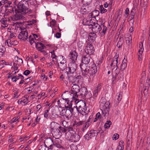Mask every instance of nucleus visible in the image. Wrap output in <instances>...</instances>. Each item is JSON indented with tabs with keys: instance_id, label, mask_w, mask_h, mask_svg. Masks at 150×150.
Segmentation results:
<instances>
[{
	"instance_id": "nucleus-26",
	"label": "nucleus",
	"mask_w": 150,
	"mask_h": 150,
	"mask_svg": "<svg viewBox=\"0 0 150 150\" xmlns=\"http://www.w3.org/2000/svg\"><path fill=\"white\" fill-rule=\"evenodd\" d=\"M82 81V78L80 75H79L75 77L73 80V83H74L76 84H79L81 83Z\"/></svg>"
},
{
	"instance_id": "nucleus-29",
	"label": "nucleus",
	"mask_w": 150,
	"mask_h": 150,
	"mask_svg": "<svg viewBox=\"0 0 150 150\" xmlns=\"http://www.w3.org/2000/svg\"><path fill=\"white\" fill-rule=\"evenodd\" d=\"M69 100L70 99H68V100H67V101H66V100H65L66 101H68L67 102V105H66L65 106V109H63L70 110L71 109H74V108H72V104L71 103L72 100Z\"/></svg>"
},
{
	"instance_id": "nucleus-38",
	"label": "nucleus",
	"mask_w": 150,
	"mask_h": 150,
	"mask_svg": "<svg viewBox=\"0 0 150 150\" xmlns=\"http://www.w3.org/2000/svg\"><path fill=\"white\" fill-rule=\"evenodd\" d=\"M6 51L5 48L3 46L0 47V56L3 55Z\"/></svg>"
},
{
	"instance_id": "nucleus-3",
	"label": "nucleus",
	"mask_w": 150,
	"mask_h": 150,
	"mask_svg": "<svg viewBox=\"0 0 150 150\" xmlns=\"http://www.w3.org/2000/svg\"><path fill=\"white\" fill-rule=\"evenodd\" d=\"M14 9L15 12L21 13L22 14L30 13L32 12V10L29 8L28 3L24 1L20 2L17 6V9Z\"/></svg>"
},
{
	"instance_id": "nucleus-53",
	"label": "nucleus",
	"mask_w": 150,
	"mask_h": 150,
	"mask_svg": "<svg viewBox=\"0 0 150 150\" xmlns=\"http://www.w3.org/2000/svg\"><path fill=\"white\" fill-rule=\"evenodd\" d=\"M119 137V135L117 134H115L113 135L112 137V139L113 140H116Z\"/></svg>"
},
{
	"instance_id": "nucleus-27",
	"label": "nucleus",
	"mask_w": 150,
	"mask_h": 150,
	"mask_svg": "<svg viewBox=\"0 0 150 150\" xmlns=\"http://www.w3.org/2000/svg\"><path fill=\"white\" fill-rule=\"evenodd\" d=\"M52 139L50 137H48L45 139L44 141L45 145L46 146H48L50 144H53Z\"/></svg>"
},
{
	"instance_id": "nucleus-39",
	"label": "nucleus",
	"mask_w": 150,
	"mask_h": 150,
	"mask_svg": "<svg viewBox=\"0 0 150 150\" xmlns=\"http://www.w3.org/2000/svg\"><path fill=\"white\" fill-rule=\"evenodd\" d=\"M132 37L131 35L125 38L126 41L127 43H131L132 42Z\"/></svg>"
},
{
	"instance_id": "nucleus-14",
	"label": "nucleus",
	"mask_w": 150,
	"mask_h": 150,
	"mask_svg": "<svg viewBox=\"0 0 150 150\" xmlns=\"http://www.w3.org/2000/svg\"><path fill=\"white\" fill-rule=\"evenodd\" d=\"M72 127L66 128L64 127H62L60 125V127L59 128V130H60L61 133L62 132L64 133H66L65 135L66 138L68 136L67 135L69 134L72 131Z\"/></svg>"
},
{
	"instance_id": "nucleus-63",
	"label": "nucleus",
	"mask_w": 150,
	"mask_h": 150,
	"mask_svg": "<svg viewBox=\"0 0 150 150\" xmlns=\"http://www.w3.org/2000/svg\"><path fill=\"white\" fill-rule=\"evenodd\" d=\"M30 73V71L29 70H27L24 72L23 73L25 75L27 76Z\"/></svg>"
},
{
	"instance_id": "nucleus-7",
	"label": "nucleus",
	"mask_w": 150,
	"mask_h": 150,
	"mask_svg": "<svg viewBox=\"0 0 150 150\" xmlns=\"http://www.w3.org/2000/svg\"><path fill=\"white\" fill-rule=\"evenodd\" d=\"M81 62L82 64H81L80 67L81 68L82 65H85V66H86V65L88 64V65H90L91 64V62H93L92 59H91V57L88 54H87L84 56L82 58Z\"/></svg>"
},
{
	"instance_id": "nucleus-31",
	"label": "nucleus",
	"mask_w": 150,
	"mask_h": 150,
	"mask_svg": "<svg viewBox=\"0 0 150 150\" xmlns=\"http://www.w3.org/2000/svg\"><path fill=\"white\" fill-rule=\"evenodd\" d=\"M144 50V49H139L138 51V53H137L138 56V59L139 61H141L142 59V54L143 53V52Z\"/></svg>"
},
{
	"instance_id": "nucleus-37",
	"label": "nucleus",
	"mask_w": 150,
	"mask_h": 150,
	"mask_svg": "<svg viewBox=\"0 0 150 150\" xmlns=\"http://www.w3.org/2000/svg\"><path fill=\"white\" fill-rule=\"evenodd\" d=\"M62 124L64 127L66 128L72 127L69 126L68 123L65 120H63L61 122Z\"/></svg>"
},
{
	"instance_id": "nucleus-6",
	"label": "nucleus",
	"mask_w": 150,
	"mask_h": 150,
	"mask_svg": "<svg viewBox=\"0 0 150 150\" xmlns=\"http://www.w3.org/2000/svg\"><path fill=\"white\" fill-rule=\"evenodd\" d=\"M76 112L74 111V109L70 110L62 109L60 112V114L62 116L65 115L67 117H71L73 115H75Z\"/></svg>"
},
{
	"instance_id": "nucleus-9",
	"label": "nucleus",
	"mask_w": 150,
	"mask_h": 150,
	"mask_svg": "<svg viewBox=\"0 0 150 150\" xmlns=\"http://www.w3.org/2000/svg\"><path fill=\"white\" fill-rule=\"evenodd\" d=\"M79 92L80 95L83 98L86 97V98H88L91 97V93L89 92H88L87 89L85 87L81 88Z\"/></svg>"
},
{
	"instance_id": "nucleus-16",
	"label": "nucleus",
	"mask_w": 150,
	"mask_h": 150,
	"mask_svg": "<svg viewBox=\"0 0 150 150\" xmlns=\"http://www.w3.org/2000/svg\"><path fill=\"white\" fill-rule=\"evenodd\" d=\"M2 4L3 5L5 4V6L7 7H10V8L9 10H11V13L13 12L14 11V8L12 7V2L8 0H3L2 1Z\"/></svg>"
},
{
	"instance_id": "nucleus-30",
	"label": "nucleus",
	"mask_w": 150,
	"mask_h": 150,
	"mask_svg": "<svg viewBox=\"0 0 150 150\" xmlns=\"http://www.w3.org/2000/svg\"><path fill=\"white\" fill-rule=\"evenodd\" d=\"M123 37L122 35L120 36L119 38V41L117 42V46L119 48H121L123 44L124 40Z\"/></svg>"
},
{
	"instance_id": "nucleus-25",
	"label": "nucleus",
	"mask_w": 150,
	"mask_h": 150,
	"mask_svg": "<svg viewBox=\"0 0 150 150\" xmlns=\"http://www.w3.org/2000/svg\"><path fill=\"white\" fill-rule=\"evenodd\" d=\"M9 19L8 18L1 19L0 20L1 23L4 25V28L7 27L9 23Z\"/></svg>"
},
{
	"instance_id": "nucleus-22",
	"label": "nucleus",
	"mask_w": 150,
	"mask_h": 150,
	"mask_svg": "<svg viewBox=\"0 0 150 150\" xmlns=\"http://www.w3.org/2000/svg\"><path fill=\"white\" fill-rule=\"evenodd\" d=\"M101 88V85L100 84H99L98 85L94 91L93 93V97L94 98H96L98 95V92L100 91Z\"/></svg>"
},
{
	"instance_id": "nucleus-19",
	"label": "nucleus",
	"mask_w": 150,
	"mask_h": 150,
	"mask_svg": "<svg viewBox=\"0 0 150 150\" xmlns=\"http://www.w3.org/2000/svg\"><path fill=\"white\" fill-rule=\"evenodd\" d=\"M50 125L52 131L59 129L60 127V125L55 122H52Z\"/></svg>"
},
{
	"instance_id": "nucleus-42",
	"label": "nucleus",
	"mask_w": 150,
	"mask_h": 150,
	"mask_svg": "<svg viewBox=\"0 0 150 150\" xmlns=\"http://www.w3.org/2000/svg\"><path fill=\"white\" fill-rule=\"evenodd\" d=\"M109 110H105L102 109V115H103L104 117L108 115L109 114Z\"/></svg>"
},
{
	"instance_id": "nucleus-60",
	"label": "nucleus",
	"mask_w": 150,
	"mask_h": 150,
	"mask_svg": "<svg viewBox=\"0 0 150 150\" xmlns=\"http://www.w3.org/2000/svg\"><path fill=\"white\" fill-rule=\"evenodd\" d=\"M54 35L56 38H59L61 37V33L57 32Z\"/></svg>"
},
{
	"instance_id": "nucleus-24",
	"label": "nucleus",
	"mask_w": 150,
	"mask_h": 150,
	"mask_svg": "<svg viewBox=\"0 0 150 150\" xmlns=\"http://www.w3.org/2000/svg\"><path fill=\"white\" fill-rule=\"evenodd\" d=\"M67 78L69 82L73 83V80L75 76H74V73L71 72H67Z\"/></svg>"
},
{
	"instance_id": "nucleus-61",
	"label": "nucleus",
	"mask_w": 150,
	"mask_h": 150,
	"mask_svg": "<svg viewBox=\"0 0 150 150\" xmlns=\"http://www.w3.org/2000/svg\"><path fill=\"white\" fill-rule=\"evenodd\" d=\"M51 25H52L53 26H55L56 23V21L54 20H52L51 21Z\"/></svg>"
},
{
	"instance_id": "nucleus-57",
	"label": "nucleus",
	"mask_w": 150,
	"mask_h": 150,
	"mask_svg": "<svg viewBox=\"0 0 150 150\" xmlns=\"http://www.w3.org/2000/svg\"><path fill=\"white\" fill-rule=\"evenodd\" d=\"M11 43L12 46H15L18 44V42L16 40L11 41Z\"/></svg>"
},
{
	"instance_id": "nucleus-32",
	"label": "nucleus",
	"mask_w": 150,
	"mask_h": 150,
	"mask_svg": "<svg viewBox=\"0 0 150 150\" xmlns=\"http://www.w3.org/2000/svg\"><path fill=\"white\" fill-rule=\"evenodd\" d=\"M91 122L89 121H88L86 122H84V125L83 126V128L82 129V131L83 132L84 131L85 129H86L91 125Z\"/></svg>"
},
{
	"instance_id": "nucleus-21",
	"label": "nucleus",
	"mask_w": 150,
	"mask_h": 150,
	"mask_svg": "<svg viewBox=\"0 0 150 150\" xmlns=\"http://www.w3.org/2000/svg\"><path fill=\"white\" fill-rule=\"evenodd\" d=\"M77 54L75 51L71 52L69 55L70 59L72 61V62H74L77 59Z\"/></svg>"
},
{
	"instance_id": "nucleus-50",
	"label": "nucleus",
	"mask_w": 150,
	"mask_h": 150,
	"mask_svg": "<svg viewBox=\"0 0 150 150\" xmlns=\"http://www.w3.org/2000/svg\"><path fill=\"white\" fill-rule=\"evenodd\" d=\"M28 98H25L23 100H21L20 101V104L21 103H24L27 104L28 103Z\"/></svg>"
},
{
	"instance_id": "nucleus-41",
	"label": "nucleus",
	"mask_w": 150,
	"mask_h": 150,
	"mask_svg": "<svg viewBox=\"0 0 150 150\" xmlns=\"http://www.w3.org/2000/svg\"><path fill=\"white\" fill-rule=\"evenodd\" d=\"M112 122L110 120H108L106 121L104 125L105 128H109L111 125Z\"/></svg>"
},
{
	"instance_id": "nucleus-44",
	"label": "nucleus",
	"mask_w": 150,
	"mask_h": 150,
	"mask_svg": "<svg viewBox=\"0 0 150 150\" xmlns=\"http://www.w3.org/2000/svg\"><path fill=\"white\" fill-rule=\"evenodd\" d=\"M100 12L101 13H104L106 12L107 11V10L104 8L103 5H101L100 6Z\"/></svg>"
},
{
	"instance_id": "nucleus-48",
	"label": "nucleus",
	"mask_w": 150,
	"mask_h": 150,
	"mask_svg": "<svg viewBox=\"0 0 150 150\" xmlns=\"http://www.w3.org/2000/svg\"><path fill=\"white\" fill-rule=\"evenodd\" d=\"M101 27H102V28H103L102 32L104 34H105L107 30V28L106 26H105L103 24H101Z\"/></svg>"
},
{
	"instance_id": "nucleus-49",
	"label": "nucleus",
	"mask_w": 150,
	"mask_h": 150,
	"mask_svg": "<svg viewBox=\"0 0 150 150\" xmlns=\"http://www.w3.org/2000/svg\"><path fill=\"white\" fill-rule=\"evenodd\" d=\"M129 9L128 8H127L125 11V17L127 18L129 15Z\"/></svg>"
},
{
	"instance_id": "nucleus-10",
	"label": "nucleus",
	"mask_w": 150,
	"mask_h": 150,
	"mask_svg": "<svg viewBox=\"0 0 150 150\" xmlns=\"http://www.w3.org/2000/svg\"><path fill=\"white\" fill-rule=\"evenodd\" d=\"M91 10V7L89 6L88 3L83 5L80 9V12L82 14H86L90 12Z\"/></svg>"
},
{
	"instance_id": "nucleus-58",
	"label": "nucleus",
	"mask_w": 150,
	"mask_h": 150,
	"mask_svg": "<svg viewBox=\"0 0 150 150\" xmlns=\"http://www.w3.org/2000/svg\"><path fill=\"white\" fill-rule=\"evenodd\" d=\"M124 146L123 145H119L117 147L116 150H123Z\"/></svg>"
},
{
	"instance_id": "nucleus-5",
	"label": "nucleus",
	"mask_w": 150,
	"mask_h": 150,
	"mask_svg": "<svg viewBox=\"0 0 150 150\" xmlns=\"http://www.w3.org/2000/svg\"><path fill=\"white\" fill-rule=\"evenodd\" d=\"M71 134V136L69 137L68 136L67 138L68 140H72L74 142H76L78 141L80 138V136L78 134H76L75 132V131L73 128L72 131H71L70 133Z\"/></svg>"
},
{
	"instance_id": "nucleus-54",
	"label": "nucleus",
	"mask_w": 150,
	"mask_h": 150,
	"mask_svg": "<svg viewBox=\"0 0 150 150\" xmlns=\"http://www.w3.org/2000/svg\"><path fill=\"white\" fill-rule=\"evenodd\" d=\"M84 124V121H81L76 123L77 126H79Z\"/></svg>"
},
{
	"instance_id": "nucleus-1",
	"label": "nucleus",
	"mask_w": 150,
	"mask_h": 150,
	"mask_svg": "<svg viewBox=\"0 0 150 150\" xmlns=\"http://www.w3.org/2000/svg\"><path fill=\"white\" fill-rule=\"evenodd\" d=\"M71 92L66 91L65 93L62 95V98L66 101L68 99H72L77 100V98L78 97L79 94H77L80 91L79 86L76 84H74L71 88Z\"/></svg>"
},
{
	"instance_id": "nucleus-40",
	"label": "nucleus",
	"mask_w": 150,
	"mask_h": 150,
	"mask_svg": "<svg viewBox=\"0 0 150 150\" xmlns=\"http://www.w3.org/2000/svg\"><path fill=\"white\" fill-rule=\"evenodd\" d=\"M49 110L47 109L46 110L45 112L44 113V115L45 117L46 118H48L50 117V116L49 115Z\"/></svg>"
},
{
	"instance_id": "nucleus-34",
	"label": "nucleus",
	"mask_w": 150,
	"mask_h": 150,
	"mask_svg": "<svg viewBox=\"0 0 150 150\" xmlns=\"http://www.w3.org/2000/svg\"><path fill=\"white\" fill-rule=\"evenodd\" d=\"M115 76L116 79L117 80H121L123 79V76L122 74L119 73L117 72H116Z\"/></svg>"
},
{
	"instance_id": "nucleus-59",
	"label": "nucleus",
	"mask_w": 150,
	"mask_h": 150,
	"mask_svg": "<svg viewBox=\"0 0 150 150\" xmlns=\"http://www.w3.org/2000/svg\"><path fill=\"white\" fill-rule=\"evenodd\" d=\"M6 42L8 46L12 47L11 42L10 39H8L6 41Z\"/></svg>"
},
{
	"instance_id": "nucleus-15",
	"label": "nucleus",
	"mask_w": 150,
	"mask_h": 150,
	"mask_svg": "<svg viewBox=\"0 0 150 150\" xmlns=\"http://www.w3.org/2000/svg\"><path fill=\"white\" fill-rule=\"evenodd\" d=\"M86 52L88 55H91L94 52V49L93 45L90 44H88L85 49Z\"/></svg>"
},
{
	"instance_id": "nucleus-28",
	"label": "nucleus",
	"mask_w": 150,
	"mask_h": 150,
	"mask_svg": "<svg viewBox=\"0 0 150 150\" xmlns=\"http://www.w3.org/2000/svg\"><path fill=\"white\" fill-rule=\"evenodd\" d=\"M35 46L37 49L41 51L45 47L44 45L41 42H37L35 43Z\"/></svg>"
},
{
	"instance_id": "nucleus-12",
	"label": "nucleus",
	"mask_w": 150,
	"mask_h": 150,
	"mask_svg": "<svg viewBox=\"0 0 150 150\" xmlns=\"http://www.w3.org/2000/svg\"><path fill=\"white\" fill-rule=\"evenodd\" d=\"M18 37L20 40L25 41L28 38V32L26 30L21 31Z\"/></svg>"
},
{
	"instance_id": "nucleus-43",
	"label": "nucleus",
	"mask_w": 150,
	"mask_h": 150,
	"mask_svg": "<svg viewBox=\"0 0 150 150\" xmlns=\"http://www.w3.org/2000/svg\"><path fill=\"white\" fill-rule=\"evenodd\" d=\"M96 117L95 118L93 122H96L97 120L100 119L101 117V115L100 113L99 112L97 113L96 115Z\"/></svg>"
},
{
	"instance_id": "nucleus-13",
	"label": "nucleus",
	"mask_w": 150,
	"mask_h": 150,
	"mask_svg": "<svg viewBox=\"0 0 150 150\" xmlns=\"http://www.w3.org/2000/svg\"><path fill=\"white\" fill-rule=\"evenodd\" d=\"M103 99H101L100 101V107L102 108L103 109L109 110L110 107V103L108 101H103Z\"/></svg>"
},
{
	"instance_id": "nucleus-2",
	"label": "nucleus",
	"mask_w": 150,
	"mask_h": 150,
	"mask_svg": "<svg viewBox=\"0 0 150 150\" xmlns=\"http://www.w3.org/2000/svg\"><path fill=\"white\" fill-rule=\"evenodd\" d=\"M91 65L85 66V65H82L81 69L82 75L86 77L87 76L93 78L97 71V67L93 62H91Z\"/></svg>"
},
{
	"instance_id": "nucleus-47",
	"label": "nucleus",
	"mask_w": 150,
	"mask_h": 150,
	"mask_svg": "<svg viewBox=\"0 0 150 150\" xmlns=\"http://www.w3.org/2000/svg\"><path fill=\"white\" fill-rule=\"evenodd\" d=\"M54 51L55 50H53L52 52H50L52 54L51 57L53 59H56V58H57V56L55 54Z\"/></svg>"
},
{
	"instance_id": "nucleus-62",
	"label": "nucleus",
	"mask_w": 150,
	"mask_h": 150,
	"mask_svg": "<svg viewBox=\"0 0 150 150\" xmlns=\"http://www.w3.org/2000/svg\"><path fill=\"white\" fill-rule=\"evenodd\" d=\"M16 37V34H14L13 33H11L10 35V36L9 38L10 39H11L13 38H14Z\"/></svg>"
},
{
	"instance_id": "nucleus-18",
	"label": "nucleus",
	"mask_w": 150,
	"mask_h": 150,
	"mask_svg": "<svg viewBox=\"0 0 150 150\" xmlns=\"http://www.w3.org/2000/svg\"><path fill=\"white\" fill-rule=\"evenodd\" d=\"M102 27L99 25L98 23H95L92 26V30L93 31L96 33H99L101 30Z\"/></svg>"
},
{
	"instance_id": "nucleus-52",
	"label": "nucleus",
	"mask_w": 150,
	"mask_h": 150,
	"mask_svg": "<svg viewBox=\"0 0 150 150\" xmlns=\"http://www.w3.org/2000/svg\"><path fill=\"white\" fill-rule=\"evenodd\" d=\"M116 98L118 102L121 100L122 98V96L120 93L118 95H117L116 96Z\"/></svg>"
},
{
	"instance_id": "nucleus-51",
	"label": "nucleus",
	"mask_w": 150,
	"mask_h": 150,
	"mask_svg": "<svg viewBox=\"0 0 150 150\" xmlns=\"http://www.w3.org/2000/svg\"><path fill=\"white\" fill-rule=\"evenodd\" d=\"M92 12L95 18L96 17L98 16L99 14V11L97 10H95L93 11Z\"/></svg>"
},
{
	"instance_id": "nucleus-23",
	"label": "nucleus",
	"mask_w": 150,
	"mask_h": 150,
	"mask_svg": "<svg viewBox=\"0 0 150 150\" xmlns=\"http://www.w3.org/2000/svg\"><path fill=\"white\" fill-rule=\"evenodd\" d=\"M118 56H116L115 57L112 59V62L111 64L110 65L111 67L113 66H116V68L115 69V71L116 70L117 68H118L117 63H118Z\"/></svg>"
},
{
	"instance_id": "nucleus-45",
	"label": "nucleus",
	"mask_w": 150,
	"mask_h": 150,
	"mask_svg": "<svg viewBox=\"0 0 150 150\" xmlns=\"http://www.w3.org/2000/svg\"><path fill=\"white\" fill-rule=\"evenodd\" d=\"M39 150H48V148L47 146L44 145H42L40 146Z\"/></svg>"
},
{
	"instance_id": "nucleus-56",
	"label": "nucleus",
	"mask_w": 150,
	"mask_h": 150,
	"mask_svg": "<svg viewBox=\"0 0 150 150\" xmlns=\"http://www.w3.org/2000/svg\"><path fill=\"white\" fill-rule=\"evenodd\" d=\"M88 17L89 18H91L90 20H91L92 18H95L92 12L89 13L88 16Z\"/></svg>"
},
{
	"instance_id": "nucleus-64",
	"label": "nucleus",
	"mask_w": 150,
	"mask_h": 150,
	"mask_svg": "<svg viewBox=\"0 0 150 150\" xmlns=\"http://www.w3.org/2000/svg\"><path fill=\"white\" fill-rule=\"evenodd\" d=\"M148 88L146 87V88H145L144 89V91H143V93L144 95L145 94H147L148 93Z\"/></svg>"
},
{
	"instance_id": "nucleus-35",
	"label": "nucleus",
	"mask_w": 150,
	"mask_h": 150,
	"mask_svg": "<svg viewBox=\"0 0 150 150\" xmlns=\"http://www.w3.org/2000/svg\"><path fill=\"white\" fill-rule=\"evenodd\" d=\"M96 37V35L95 33H91L89 34L88 38L91 40H95Z\"/></svg>"
},
{
	"instance_id": "nucleus-55",
	"label": "nucleus",
	"mask_w": 150,
	"mask_h": 150,
	"mask_svg": "<svg viewBox=\"0 0 150 150\" xmlns=\"http://www.w3.org/2000/svg\"><path fill=\"white\" fill-rule=\"evenodd\" d=\"M48 146H47L48 148V150L49 149L52 150L54 148V147L55 146L54 144L53 143V144H50Z\"/></svg>"
},
{
	"instance_id": "nucleus-4",
	"label": "nucleus",
	"mask_w": 150,
	"mask_h": 150,
	"mask_svg": "<svg viewBox=\"0 0 150 150\" xmlns=\"http://www.w3.org/2000/svg\"><path fill=\"white\" fill-rule=\"evenodd\" d=\"M77 106L74 107L76 108V111L82 114V113H85L86 110V103L83 101H78L77 103Z\"/></svg>"
},
{
	"instance_id": "nucleus-20",
	"label": "nucleus",
	"mask_w": 150,
	"mask_h": 150,
	"mask_svg": "<svg viewBox=\"0 0 150 150\" xmlns=\"http://www.w3.org/2000/svg\"><path fill=\"white\" fill-rule=\"evenodd\" d=\"M15 12L16 14L13 18V20L18 21L23 19L24 18L23 15H24L25 14H22L21 13Z\"/></svg>"
},
{
	"instance_id": "nucleus-8",
	"label": "nucleus",
	"mask_w": 150,
	"mask_h": 150,
	"mask_svg": "<svg viewBox=\"0 0 150 150\" xmlns=\"http://www.w3.org/2000/svg\"><path fill=\"white\" fill-rule=\"evenodd\" d=\"M76 69L77 66L76 64L74 62H71L68 64V67L66 69V72L74 73L76 71Z\"/></svg>"
},
{
	"instance_id": "nucleus-17",
	"label": "nucleus",
	"mask_w": 150,
	"mask_h": 150,
	"mask_svg": "<svg viewBox=\"0 0 150 150\" xmlns=\"http://www.w3.org/2000/svg\"><path fill=\"white\" fill-rule=\"evenodd\" d=\"M53 137L56 139H59L61 137L62 134L59 129L51 131Z\"/></svg>"
},
{
	"instance_id": "nucleus-11",
	"label": "nucleus",
	"mask_w": 150,
	"mask_h": 150,
	"mask_svg": "<svg viewBox=\"0 0 150 150\" xmlns=\"http://www.w3.org/2000/svg\"><path fill=\"white\" fill-rule=\"evenodd\" d=\"M97 135V132L96 131L94 130H91L87 132L84 136L86 139L87 140H89L93 137H96Z\"/></svg>"
},
{
	"instance_id": "nucleus-33",
	"label": "nucleus",
	"mask_w": 150,
	"mask_h": 150,
	"mask_svg": "<svg viewBox=\"0 0 150 150\" xmlns=\"http://www.w3.org/2000/svg\"><path fill=\"white\" fill-rule=\"evenodd\" d=\"M127 60L125 59V58L123 61L122 62L121 66V69L122 70H123L127 67L126 64Z\"/></svg>"
},
{
	"instance_id": "nucleus-36",
	"label": "nucleus",
	"mask_w": 150,
	"mask_h": 150,
	"mask_svg": "<svg viewBox=\"0 0 150 150\" xmlns=\"http://www.w3.org/2000/svg\"><path fill=\"white\" fill-rule=\"evenodd\" d=\"M59 67L62 71H64L65 69H67V68L66 64L62 63L61 62H60V64L59 66Z\"/></svg>"
},
{
	"instance_id": "nucleus-46",
	"label": "nucleus",
	"mask_w": 150,
	"mask_h": 150,
	"mask_svg": "<svg viewBox=\"0 0 150 150\" xmlns=\"http://www.w3.org/2000/svg\"><path fill=\"white\" fill-rule=\"evenodd\" d=\"M54 145L56 147L59 148L60 149H64V148L62 146V145H61L60 144L56 143L54 144Z\"/></svg>"
}]
</instances>
